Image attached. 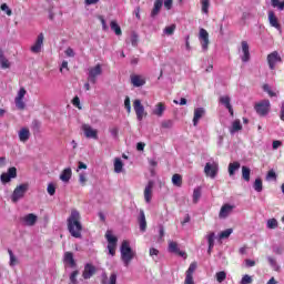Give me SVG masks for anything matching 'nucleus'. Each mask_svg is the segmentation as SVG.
Here are the masks:
<instances>
[{
  "label": "nucleus",
  "mask_w": 284,
  "mask_h": 284,
  "mask_svg": "<svg viewBox=\"0 0 284 284\" xmlns=\"http://www.w3.org/2000/svg\"><path fill=\"white\" fill-rule=\"evenodd\" d=\"M67 225L69 233L73 239H81V232H83V225L81 224V213H79L75 209L71 211L67 220Z\"/></svg>",
  "instance_id": "nucleus-1"
},
{
  "label": "nucleus",
  "mask_w": 284,
  "mask_h": 284,
  "mask_svg": "<svg viewBox=\"0 0 284 284\" xmlns=\"http://www.w3.org/2000/svg\"><path fill=\"white\" fill-rule=\"evenodd\" d=\"M120 254H121V261L124 267H130V263H132V260L134 258L136 253L132 251V246H130V242L124 240L120 247Z\"/></svg>",
  "instance_id": "nucleus-2"
},
{
  "label": "nucleus",
  "mask_w": 284,
  "mask_h": 284,
  "mask_svg": "<svg viewBox=\"0 0 284 284\" xmlns=\"http://www.w3.org/2000/svg\"><path fill=\"white\" fill-rule=\"evenodd\" d=\"M254 110L258 116H267L270 114V110H272V103H270V100H262L255 103Z\"/></svg>",
  "instance_id": "nucleus-3"
},
{
  "label": "nucleus",
  "mask_w": 284,
  "mask_h": 284,
  "mask_svg": "<svg viewBox=\"0 0 284 284\" xmlns=\"http://www.w3.org/2000/svg\"><path fill=\"white\" fill-rule=\"evenodd\" d=\"M29 187L30 185H28L27 183L18 185L11 194L12 203H19V201H21V199L26 196V192H28Z\"/></svg>",
  "instance_id": "nucleus-4"
},
{
  "label": "nucleus",
  "mask_w": 284,
  "mask_h": 284,
  "mask_svg": "<svg viewBox=\"0 0 284 284\" xmlns=\"http://www.w3.org/2000/svg\"><path fill=\"white\" fill-rule=\"evenodd\" d=\"M101 74H103V65L98 63L94 67H90L88 69V81L94 84Z\"/></svg>",
  "instance_id": "nucleus-5"
},
{
  "label": "nucleus",
  "mask_w": 284,
  "mask_h": 284,
  "mask_svg": "<svg viewBox=\"0 0 284 284\" xmlns=\"http://www.w3.org/2000/svg\"><path fill=\"white\" fill-rule=\"evenodd\" d=\"M204 173L210 179H216V174H219V162H207L204 166Z\"/></svg>",
  "instance_id": "nucleus-6"
},
{
  "label": "nucleus",
  "mask_w": 284,
  "mask_h": 284,
  "mask_svg": "<svg viewBox=\"0 0 284 284\" xmlns=\"http://www.w3.org/2000/svg\"><path fill=\"white\" fill-rule=\"evenodd\" d=\"M12 179H17V168L14 166L9 168L7 172L0 175V181L2 185L10 183Z\"/></svg>",
  "instance_id": "nucleus-7"
},
{
  "label": "nucleus",
  "mask_w": 284,
  "mask_h": 284,
  "mask_svg": "<svg viewBox=\"0 0 284 284\" xmlns=\"http://www.w3.org/2000/svg\"><path fill=\"white\" fill-rule=\"evenodd\" d=\"M22 225L26 227H34L37 225V221H39V216L34 213H29L20 219Z\"/></svg>",
  "instance_id": "nucleus-8"
},
{
  "label": "nucleus",
  "mask_w": 284,
  "mask_h": 284,
  "mask_svg": "<svg viewBox=\"0 0 284 284\" xmlns=\"http://www.w3.org/2000/svg\"><path fill=\"white\" fill-rule=\"evenodd\" d=\"M133 110L136 114L138 121H143V118L145 116V106L141 103V100H134L133 101Z\"/></svg>",
  "instance_id": "nucleus-9"
},
{
  "label": "nucleus",
  "mask_w": 284,
  "mask_h": 284,
  "mask_svg": "<svg viewBox=\"0 0 284 284\" xmlns=\"http://www.w3.org/2000/svg\"><path fill=\"white\" fill-rule=\"evenodd\" d=\"M240 52H241L240 59L242 60V62L247 63V61H250V59H251L250 44L247 43V41L241 42Z\"/></svg>",
  "instance_id": "nucleus-10"
},
{
  "label": "nucleus",
  "mask_w": 284,
  "mask_h": 284,
  "mask_svg": "<svg viewBox=\"0 0 284 284\" xmlns=\"http://www.w3.org/2000/svg\"><path fill=\"white\" fill-rule=\"evenodd\" d=\"M281 61L283 60L281 59L278 51H273L267 55V63H268L270 70H274V68H276V63H281Z\"/></svg>",
  "instance_id": "nucleus-11"
},
{
  "label": "nucleus",
  "mask_w": 284,
  "mask_h": 284,
  "mask_svg": "<svg viewBox=\"0 0 284 284\" xmlns=\"http://www.w3.org/2000/svg\"><path fill=\"white\" fill-rule=\"evenodd\" d=\"M199 41L201 42L202 50H207L210 45V33H207V30L200 29Z\"/></svg>",
  "instance_id": "nucleus-12"
},
{
  "label": "nucleus",
  "mask_w": 284,
  "mask_h": 284,
  "mask_svg": "<svg viewBox=\"0 0 284 284\" xmlns=\"http://www.w3.org/2000/svg\"><path fill=\"white\" fill-rule=\"evenodd\" d=\"M44 39L45 37L43 36V33H39L34 44L31 47V52H33V54H39V52H41V48H43Z\"/></svg>",
  "instance_id": "nucleus-13"
},
{
  "label": "nucleus",
  "mask_w": 284,
  "mask_h": 284,
  "mask_svg": "<svg viewBox=\"0 0 284 284\" xmlns=\"http://www.w3.org/2000/svg\"><path fill=\"white\" fill-rule=\"evenodd\" d=\"M82 130L87 139H99V131H97V129H93L89 124H83Z\"/></svg>",
  "instance_id": "nucleus-14"
},
{
  "label": "nucleus",
  "mask_w": 284,
  "mask_h": 284,
  "mask_svg": "<svg viewBox=\"0 0 284 284\" xmlns=\"http://www.w3.org/2000/svg\"><path fill=\"white\" fill-rule=\"evenodd\" d=\"M95 273H97V267L90 263H87L84 265V271L82 273V276L85 281H88V278H92V276H94Z\"/></svg>",
  "instance_id": "nucleus-15"
},
{
  "label": "nucleus",
  "mask_w": 284,
  "mask_h": 284,
  "mask_svg": "<svg viewBox=\"0 0 284 284\" xmlns=\"http://www.w3.org/2000/svg\"><path fill=\"white\" fill-rule=\"evenodd\" d=\"M133 88H143L145 84V78L139 74H132L130 77Z\"/></svg>",
  "instance_id": "nucleus-16"
},
{
  "label": "nucleus",
  "mask_w": 284,
  "mask_h": 284,
  "mask_svg": "<svg viewBox=\"0 0 284 284\" xmlns=\"http://www.w3.org/2000/svg\"><path fill=\"white\" fill-rule=\"evenodd\" d=\"M153 190H154V182L153 181H149V183L146 184V186L144 189V200H145V203H151Z\"/></svg>",
  "instance_id": "nucleus-17"
},
{
  "label": "nucleus",
  "mask_w": 284,
  "mask_h": 284,
  "mask_svg": "<svg viewBox=\"0 0 284 284\" xmlns=\"http://www.w3.org/2000/svg\"><path fill=\"white\" fill-rule=\"evenodd\" d=\"M203 116H205V109L204 108L194 109V115H193V125H194V128H196V125H199V122L201 121V119H203Z\"/></svg>",
  "instance_id": "nucleus-18"
},
{
  "label": "nucleus",
  "mask_w": 284,
  "mask_h": 284,
  "mask_svg": "<svg viewBox=\"0 0 284 284\" xmlns=\"http://www.w3.org/2000/svg\"><path fill=\"white\" fill-rule=\"evenodd\" d=\"M268 22L272 28L281 32V23H278V18L274 11H268Z\"/></svg>",
  "instance_id": "nucleus-19"
},
{
  "label": "nucleus",
  "mask_w": 284,
  "mask_h": 284,
  "mask_svg": "<svg viewBox=\"0 0 284 284\" xmlns=\"http://www.w3.org/2000/svg\"><path fill=\"white\" fill-rule=\"evenodd\" d=\"M231 101H232V100L230 99L229 95H222V97H220V103H221L222 105H224V108H226V110H229L231 116H233V115H234V109H232Z\"/></svg>",
  "instance_id": "nucleus-20"
},
{
  "label": "nucleus",
  "mask_w": 284,
  "mask_h": 284,
  "mask_svg": "<svg viewBox=\"0 0 284 284\" xmlns=\"http://www.w3.org/2000/svg\"><path fill=\"white\" fill-rule=\"evenodd\" d=\"M232 210H234L233 205L224 204L220 210V219H227L232 214Z\"/></svg>",
  "instance_id": "nucleus-21"
},
{
  "label": "nucleus",
  "mask_w": 284,
  "mask_h": 284,
  "mask_svg": "<svg viewBox=\"0 0 284 284\" xmlns=\"http://www.w3.org/2000/svg\"><path fill=\"white\" fill-rule=\"evenodd\" d=\"M138 223L140 225V230L145 232L148 230V221L145 220V212L140 210V215L138 217Z\"/></svg>",
  "instance_id": "nucleus-22"
},
{
  "label": "nucleus",
  "mask_w": 284,
  "mask_h": 284,
  "mask_svg": "<svg viewBox=\"0 0 284 284\" xmlns=\"http://www.w3.org/2000/svg\"><path fill=\"white\" fill-rule=\"evenodd\" d=\"M71 179H72V169L71 168L64 169L60 174V181H62V183H69Z\"/></svg>",
  "instance_id": "nucleus-23"
},
{
  "label": "nucleus",
  "mask_w": 284,
  "mask_h": 284,
  "mask_svg": "<svg viewBox=\"0 0 284 284\" xmlns=\"http://www.w3.org/2000/svg\"><path fill=\"white\" fill-rule=\"evenodd\" d=\"M18 136L21 143H26L27 141L30 140V129L28 128L20 129V131L18 132Z\"/></svg>",
  "instance_id": "nucleus-24"
},
{
  "label": "nucleus",
  "mask_w": 284,
  "mask_h": 284,
  "mask_svg": "<svg viewBox=\"0 0 284 284\" xmlns=\"http://www.w3.org/2000/svg\"><path fill=\"white\" fill-rule=\"evenodd\" d=\"M161 8H163V0H155L153 4V9L151 11L152 19L158 17L159 12H161Z\"/></svg>",
  "instance_id": "nucleus-25"
},
{
  "label": "nucleus",
  "mask_w": 284,
  "mask_h": 284,
  "mask_svg": "<svg viewBox=\"0 0 284 284\" xmlns=\"http://www.w3.org/2000/svg\"><path fill=\"white\" fill-rule=\"evenodd\" d=\"M64 263L69 267H77V262L74 261V255L72 254V252L64 253Z\"/></svg>",
  "instance_id": "nucleus-26"
},
{
  "label": "nucleus",
  "mask_w": 284,
  "mask_h": 284,
  "mask_svg": "<svg viewBox=\"0 0 284 284\" xmlns=\"http://www.w3.org/2000/svg\"><path fill=\"white\" fill-rule=\"evenodd\" d=\"M165 112V104L163 102H159L155 104L154 109L152 110V114L155 116H163Z\"/></svg>",
  "instance_id": "nucleus-27"
},
{
  "label": "nucleus",
  "mask_w": 284,
  "mask_h": 284,
  "mask_svg": "<svg viewBox=\"0 0 284 284\" xmlns=\"http://www.w3.org/2000/svg\"><path fill=\"white\" fill-rule=\"evenodd\" d=\"M239 170H241V163H239V162H231L229 164V175L230 176H234L236 174V172H239Z\"/></svg>",
  "instance_id": "nucleus-28"
},
{
  "label": "nucleus",
  "mask_w": 284,
  "mask_h": 284,
  "mask_svg": "<svg viewBox=\"0 0 284 284\" xmlns=\"http://www.w3.org/2000/svg\"><path fill=\"white\" fill-rule=\"evenodd\" d=\"M11 63H10V60H8L6 58V55L3 54L2 51H0V68L2 70H8V68H10Z\"/></svg>",
  "instance_id": "nucleus-29"
},
{
  "label": "nucleus",
  "mask_w": 284,
  "mask_h": 284,
  "mask_svg": "<svg viewBox=\"0 0 284 284\" xmlns=\"http://www.w3.org/2000/svg\"><path fill=\"white\" fill-rule=\"evenodd\" d=\"M202 14H210L211 0H200Z\"/></svg>",
  "instance_id": "nucleus-30"
},
{
  "label": "nucleus",
  "mask_w": 284,
  "mask_h": 284,
  "mask_svg": "<svg viewBox=\"0 0 284 284\" xmlns=\"http://www.w3.org/2000/svg\"><path fill=\"white\" fill-rule=\"evenodd\" d=\"M113 165L115 174H121V172H123V161L121 160V158H115Z\"/></svg>",
  "instance_id": "nucleus-31"
},
{
  "label": "nucleus",
  "mask_w": 284,
  "mask_h": 284,
  "mask_svg": "<svg viewBox=\"0 0 284 284\" xmlns=\"http://www.w3.org/2000/svg\"><path fill=\"white\" fill-rule=\"evenodd\" d=\"M111 30L116 34V37H121L123 32L121 31V27L119 26V22L116 20H112L110 22Z\"/></svg>",
  "instance_id": "nucleus-32"
},
{
  "label": "nucleus",
  "mask_w": 284,
  "mask_h": 284,
  "mask_svg": "<svg viewBox=\"0 0 284 284\" xmlns=\"http://www.w3.org/2000/svg\"><path fill=\"white\" fill-rule=\"evenodd\" d=\"M240 130H243V125H241V121L240 120H235L232 123V126L230 129V133L231 134H236V132H240Z\"/></svg>",
  "instance_id": "nucleus-33"
},
{
  "label": "nucleus",
  "mask_w": 284,
  "mask_h": 284,
  "mask_svg": "<svg viewBox=\"0 0 284 284\" xmlns=\"http://www.w3.org/2000/svg\"><path fill=\"white\" fill-rule=\"evenodd\" d=\"M204 240L211 247L214 246V241H216V233L207 232L206 235L204 236Z\"/></svg>",
  "instance_id": "nucleus-34"
},
{
  "label": "nucleus",
  "mask_w": 284,
  "mask_h": 284,
  "mask_svg": "<svg viewBox=\"0 0 284 284\" xmlns=\"http://www.w3.org/2000/svg\"><path fill=\"white\" fill-rule=\"evenodd\" d=\"M172 184L175 185V187H181V185H183V176L179 173L173 174Z\"/></svg>",
  "instance_id": "nucleus-35"
},
{
  "label": "nucleus",
  "mask_w": 284,
  "mask_h": 284,
  "mask_svg": "<svg viewBox=\"0 0 284 284\" xmlns=\"http://www.w3.org/2000/svg\"><path fill=\"white\" fill-rule=\"evenodd\" d=\"M271 6L272 8H276L277 10H280V12H283L284 10V0H271Z\"/></svg>",
  "instance_id": "nucleus-36"
},
{
  "label": "nucleus",
  "mask_w": 284,
  "mask_h": 284,
  "mask_svg": "<svg viewBox=\"0 0 284 284\" xmlns=\"http://www.w3.org/2000/svg\"><path fill=\"white\" fill-rule=\"evenodd\" d=\"M250 174H252V170L247 166H242V179L250 183Z\"/></svg>",
  "instance_id": "nucleus-37"
},
{
  "label": "nucleus",
  "mask_w": 284,
  "mask_h": 284,
  "mask_svg": "<svg viewBox=\"0 0 284 284\" xmlns=\"http://www.w3.org/2000/svg\"><path fill=\"white\" fill-rule=\"evenodd\" d=\"M232 232H234V230L232 229H226L225 231H222L219 234V241H223L224 239H230V236L232 235Z\"/></svg>",
  "instance_id": "nucleus-38"
},
{
  "label": "nucleus",
  "mask_w": 284,
  "mask_h": 284,
  "mask_svg": "<svg viewBox=\"0 0 284 284\" xmlns=\"http://www.w3.org/2000/svg\"><path fill=\"white\" fill-rule=\"evenodd\" d=\"M105 239L108 241V245H116V237L114 235H112V233L110 231H108L105 233Z\"/></svg>",
  "instance_id": "nucleus-39"
},
{
  "label": "nucleus",
  "mask_w": 284,
  "mask_h": 284,
  "mask_svg": "<svg viewBox=\"0 0 284 284\" xmlns=\"http://www.w3.org/2000/svg\"><path fill=\"white\" fill-rule=\"evenodd\" d=\"M175 31H176V24H171L164 28L163 33L166 34V37H172V34H174Z\"/></svg>",
  "instance_id": "nucleus-40"
},
{
  "label": "nucleus",
  "mask_w": 284,
  "mask_h": 284,
  "mask_svg": "<svg viewBox=\"0 0 284 284\" xmlns=\"http://www.w3.org/2000/svg\"><path fill=\"white\" fill-rule=\"evenodd\" d=\"M253 189L255 192H263V180L261 178H257L253 184Z\"/></svg>",
  "instance_id": "nucleus-41"
},
{
  "label": "nucleus",
  "mask_w": 284,
  "mask_h": 284,
  "mask_svg": "<svg viewBox=\"0 0 284 284\" xmlns=\"http://www.w3.org/2000/svg\"><path fill=\"white\" fill-rule=\"evenodd\" d=\"M266 227L268 230H276L278 227V221L276 219H270L266 222Z\"/></svg>",
  "instance_id": "nucleus-42"
},
{
  "label": "nucleus",
  "mask_w": 284,
  "mask_h": 284,
  "mask_svg": "<svg viewBox=\"0 0 284 284\" xmlns=\"http://www.w3.org/2000/svg\"><path fill=\"white\" fill-rule=\"evenodd\" d=\"M180 250L176 242H169V252H171V254H176Z\"/></svg>",
  "instance_id": "nucleus-43"
},
{
  "label": "nucleus",
  "mask_w": 284,
  "mask_h": 284,
  "mask_svg": "<svg viewBox=\"0 0 284 284\" xmlns=\"http://www.w3.org/2000/svg\"><path fill=\"white\" fill-rule=\"evenodd\" d=\"M263 90L267 92L268 97H278V91H273L270 84H264Z\"/></svg>",
  "instance_id": "nucleus-44"
},
{
  "label": "nucleus",
  "mask_w": 284,
  "mask_h": 284,
  "mask_svg": "<svg viewBox=\"0 0 284 284\" xmlns=\"http://www.w3.org/2000/svg\"><path fill=\"white\" fill-rule=\"evenodd\" d=\"M215 278H216L217 283H223V281H225V278H227V273H225V271H220L215 274Z\"/></svg>",
  "instance_id": "nucleus-45"
},
{
  "label": "nucleus",
  "mask_w": 284,
  "mask_h": 284,
  "mask_svg": "<svg viewBox=\"0 0 284 284\" xmlns=\"http://www.w3.org/2000/svg\"><path fill=\"white\" fill-rule=\"evenodd\" d=\"M26 94H28V91L26 90V88H20L14 100H23L26 99Z\"/></svg>",
  "instance_id": "nucleus-46"
},
{
  "label": "nucleus",
  "mask_w": 284,
  "mask_h": 284,
  "mask_svg": "<svg viewBox=\"0 0 284 284\" xmlns=\"http://www.w3.org/2000/svg\"><path fill=\"white\" fill-rule=\"evenodd\" d=\"M47 192L50 196H54L57 194V185L54 183H49L47 186Z\"/></svg>",
  "instance_id": "nucleus-47"
},
{
  "label": "nucleus",
  "mask_w": 284,
  "mask_h": 284,
  "mask_svg": "<svg viewBox=\"0 0 284 284\" xmlns=\"http://www.w3.org/2000/svg\"><path fill=\"white\" fill-rule=\"evenodd\" d=\"M8 252H9V256H10L9 265L11 267H14V265H17V263H18L17 256H14V253H12V250H9Z\"/></svg>",
  "instance_id": "nucleus-48"
},
{
  "label": "nucleus",
  "mask_w": 284,
  "mask_h": 284,
  "mask_svg": "<svg viewBox=\"0 0 284 284\" xmlns=\"http://www.w3.org/2000/svg\"><path fill=\"white\" fill-rule=\"evenodd\" d=\"M199 199H201V187H196L193 191V202L199 203Z\"/></svg>",
  "instance_id": "nucleus-49"
},
{
  "label": "nucleus",
  "mask_w": 284,
  "mask_h": 284,
  "mask_svg": "<svg viewBox=\"0 0 284 284\" xmlns=\"http://www.w3.org/2000/svg\"><path fill=\"white\" fill-rule=\"evenodd\" d=\"M194 272H196V262H193L190 264V266L186 271V275L193 276Z\"/></svg>",
  "instance_id": "nucleus-50"
},
{
  "label": "nucleus",
  "mask_w": 284,
  "mask_h": 284,
  "mask_svg": "<svg viewBox=\"0 0 284 284\" xmlns=\"http://www.w3.org/2000/svg\"><path fill=\"white\" fill-rule=\"evenodd\" d=\"M0 10H2V12H6L8 17H12V10L10 9V7H8V4L2 3L0 6Z\"/></svg>",
  "instance_id": "nucleus-51"
},
{
  "label": "nucleus",
  "mask_w": 284,
  "mask_h": 284,
  "mask_svg": "<svg viewBox=\"0 0 284 284\" xmlns=\"http://www.w3.org/2000/svg\"><path fill=\"white\" fill-rule=\"evenodd\" d=\"M79 276V271H73L70 274V283L71 284H78L79 282L77 281V277Z\"/></svg>",
  "instance_id": "nucleus-52"
},
{
  "label": "nucleus",
  "mask_w": 284,
  "mask_h": 284,
  "mask_svg": "<svg viewBox=\"0 0 284 284\" xmlns=\"http://www.w3.org/2000/svg\"><path fill=\"white\" fill-rule=\"evenodd\" d=\"M79 183L82 186H85V183H88V178L84 172L79 174Z\"/></svg>",
  "instance_id": "nucleus-53"
},
{
  "label": "nucleus",
  "mask_w": 284,
  "mask_h": 284,
  "mask_svg": "<svg viewBox=\"0 0 284 284\" xmlns=\"http://www.w3.org/2000/svg\"><path fill=\"white\" fill-rule=\"evenodd\" d=\"M124 108H125L128 114H130V112H132V104H130V97H125Z\"/></svg>",
  "instance_id": "nucleus-54"
},
{
  "label": "nucleus",
  "mask_w": 284,
  "mask_h": 284,
  "mask_svg": "<svg viewBox=\"0 0 284 284\" xmlns=\"http://www.w3.org/2000/svg\"><path fill=\"white\" fill-rule=\"evenodd\" d=\"M18 110H26V102L23 100H14Z\"/></svg>",
  "instance_id": "nucleus-55"
},
{
  "label": "nucleus",
  "mask_w": 284,
  "mask_h": 284,
  "mask_svg": "<svg viewBox=\"0 0 284 284\" xmlns=\"http://www.w3.org/2000/svg\"><path fill=\"white\" fill-rule=\"evenodd\" d=\"M174 122L172 120H165L162 122V128H165L166 130H170V128H173Z\"/></svg>",
  "instance_id": "nucleus-56"
},
{
  "label": "nucleus",
  "mask_w": 284,
  "mask_h": 284,
  "mask_svg": "<svg viewBox=\"0 0 284 284\" xmlns=\"http://www.w3.org/2000/svg\"><path fill=\"white\" fill-rule=\"evenodd\" d=\"M64 53H65V57H69L71 59L77 55V53L74 52V49L70 47L64 51Z\"/></svg>",
  "instance_id": "nucleus-57"
},
{
  "label": "nucleus",
  "mask_w": 284,
  "mask_h": 284,
  "mask_svg": "<svg viewBox=\"0 0 284 284\" xmlns=\"http://www.w3.org/2000/svg\"><path fill=\"white\" fill-rule=\"evenodd\" d=\"M266 179L267 181H271V180L276 181V172H274V170H270L266 175Z\"/></svg>",
  "instance_id": "nucleus-58"
},
{
  "label": "nucleus",
  "mask_w": 284,
  "mask_h": 284,
  "mask_svg": "<svg viewBox=\"0 0 284 284\" xmlns=\"http://www.w3.org/2000/svg\"><path fill=\"white\" fill-rule=\"evenodd\" d=\"M241 284H252V276L244 275L241 280Z\"/></svg>",
  "instance_id": "nucleus-59"
},
{
  "label": "nucleus",
  "mask_w": 284,
  "mask_h": 284,
  "mask_svg": "<svg viewBox=\"0 0 284 284\" xmlns=\"http://www.w3.org/2000/svg\"><path fill=\"white\" fill-rule=\"evenodd\" d=\"M163 3H164L165 10H172V6H173L174 1L173 0H164Z\"/></svg>",
  "instance_id": "nucleus-60"
},
{
  "label": "nucleus",
  "mask_w": 284,
  "mask_h": 284,
  "mask_svg": "<svg viewBox=\"0 0 284 284\" xmlns=\"http://www.w3.org/2000/svg\"><path fill=\"white\" fill-rule=\"evenodd\" d=\"M149 254H150V256H152L153 260H154V256H159V250H156V248H154V247H151V248L149 250Z\"/></svg>",
  "instance_id": "nucleus-61"
},
{
  "label": "nucleus",
  "mask_w": 284,
  "mask_h": 284,
  "mask_svg": "<svg viewBox=\"0 0 284 284\" xmlns=\"http://www.w3.org/2000/svg\"><path fill=\"white\" fill-rule=\"evenodd\" d=\"M184 284H194V277L192 275H186Z\"/></svg>",
  "instance_id": "nucleus-62"
},
{
  "label": "nucleus",
  "mask_w": 284,
  "mask_h": 284,
  "mask_svg": "<svg viewBox=\"0 0 284 284\" xmlns=\"http://www.w3.org/2000/svg\"><path fill=\"white\" fill-rule=\"evenodd\" d=\"M109 284H116V273L110 275Z\"/></svg>",
  "instance_id": "nucleus-63"
},
{
  "label": "nucleus",
  "mask_w": 284,
  "mask_h": 284,
  "mask_svg": "<svg viewBox=\"0 0 284 284\" xmlns=\"http://www.w3.org/2000/svg\"><path fill=\"white\" fill-rule=\"evenodd\" d=\"M280 119L281 121H284V101H282V104H281Z\"/></svg>",
  "instance_id": "nucleus-64"
}]
</instances>
